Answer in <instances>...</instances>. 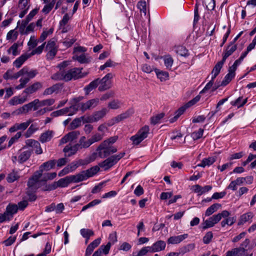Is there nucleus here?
Wrapping results in <instances>:
<instances>
[{
	"mask_svg": "<svg viewBox=\"0 0 256 256\" xmlns=\"http://www.w3.org/2000/svg\"><path fill=\"white\" fill-rule=\"evenodd\" d=\"M82 68H74L66 71H59L54 74L51 78L55 80H64L68 82L72 79H78L82 78Z\"/></svg>",
	"mask_w": 256,
	"mask_h": 256,
	"instance_id": "obj_2",
	"label": "nucleus"
},
{
	"mask_svg": "<svg viewBox=\"0 0 256 256\" xmlns=\"http://www.w3.org/2000/svg\"><path fill=\"white\" fill-rule=\"evenodd\" d=\"M192 189L194 192L198 194V196H200L210 191L212 189V186L208 185L202 187L199 184H196L192 186Z\"/></svg>",
	"mask_w": 256,
	"mask_h": 256,
	"instance_id": "obj_15",
	"label": "nucleus"
},
{
	"mask_svg": "<svg viewBox=\"0 0 256 256\" xmlns=\"http://www.w3.org/2000/svg\"><path fill=\"white\" fill-rule=\"evenodd\" d=\"M166 246L165 242L160 240H158L150 246L152 252H158L164 250Z\"/></svg>",
	"mask_w": 256,
	"mask_h": 256,
	"instance_id": "obj_19",
	"label": "nucleus"
},
{
	"mask_svg": "<svg viewBox=\"0 0 256 256\" xmlns=\"http://www.w3.org/2000/svg\"><path fill=\"white\" fill-rule=\"evenodd\" d=\"M138 8L141 12H143L144 15L146 14V6L145 1H140L138 4Z\"/></svg>",
	"mask_w": 256,
	"mask_h": 256,
	"instance_id": "obj_63",
	"label": "nucleus"
},
{
	"mask_svg": "<svg viewBox=\"0 0 256 256\" xmlns=\"http://www.w3.org/2000/svg\"><path fill=\"white\" fill-rule=\"evenodd\" d=\"M99 84V78L94 80L86 86L84 90L86 94H88L92 90L96 88Z\"/></svg>",
	"mask_w": 256,
	"mask_h": 256,
	"instance_id": "obj_34",
	"label": "nucleus"
},
{
	"mask_svg": "<svg viewBox=\"0 0 256 256\" xmlns=\"http://www.w3.org/2000/svg\"><path fill=\"white\" fill-rule=\"evenodd\" d=\"M30 0H20L18 4V7L20 10V12L19 14V17L22 18L28 12L30 4H29Z\"/></svg>",
	"mask_w": 256,
	"mask_h": 256,
	"instance_id": "obj_11",
	"label": "nucleus"
},
{
	"mask_svg": "<svg viewBox=\"0 0 256 256\" xmlns=\"http://www.w3.org/2000/svg\"><path fill=\"white\" fill-rule=\"evenodd\" d=\"M96 154H95L93 152L91 155H90V156H88V157H87L84 160H82V159L78 160V162L79 165L80 166L86 165V164L90 163L91 162H94L96 158Z\"/></svg>",
	"mask_w": 256,
	"mask_h": 256,
	"instance_id": "obj_35",
	"label": "nucleus"
},
{
	"mask_svg": "<svg viewBox=\"0 0 256 256\" xmlns=\"http://www.w3.org/2000/svg\"><path fill=\"white\" fill-rule=\"evenodd\" d=\"M213 238V234L212 232H208L206 234L203 238V242L205 244H208Z\"/></svg>",
	"mask_w": 256,
	"mask_h": 256,
	"instance_id": "obj_61",
	"label": "nucleus"
},
{
	"mask_svg": "<svg viewBox=\"0 0 256 256\" xmlns=\"http://www.w3.org/2000/svg\"><path fill=\"white\" fill-rule=\"evenodd\" d=\"M56 162L55 160H50L43 163L38 170L42 176L44 171H48L53 168L56 164Z\"/></svg>",
	"mask_w": 256,
	"mask_h": 256,
	"instance_id": "obj_18",
	"label": "nucleus"
},
{
	"mask_svg": "<svg viewBox=\"0 0 256 256\" xmlns=\"http://www.w3.org/2000/svg\"><path fill=\"white\" fill-rule=\"evenodd\" d=\"M150 128L148 126H144L140 128L137 133L130 137V140L134 145L139 144L144 140L146 138L149 134Z\"/></svg>",
	"mask_w": 256,
	"mask_h": 256,
	"instance_id": "obj_4",
	"label": "nucleus"
},
{
	"mask_svg": "<svg viewBox=\"0 0 256 256\" xmlns=\"http://www.w3.org/2000/svg\"><path fill=\"white\" fill-rule=\"evenodd\" d=\"M22 72H23L24 76H26V78H28L29 80L34 78L38 74L36 70H30L27 67H24L22 68Z\"/></svg>",
	"mask_w": 256,
	"mask_h": 256,
	"instance_id": "obj_24",
	"label": "nucleus"
},
{
	"mask_svg": "<svg viewBox=\"0 0 256 256\" xmlns=\"http://www.w3.org/2000/svg\"><path fill=\"white\" fill-rule=\"evenodd\" d=\"M19 178L20 175L18 172L13 170L8 174L6 180L8 182H13L15 180H17Z\"/></svg>",
	"mask_w": 256,
	"mask_h": 256,
	"instance_id": "obj_42",
	"label": "nucleus"
},
{
	"mask_svg": "<svg viewBox=\"0 0 256 256\" xmlns=\"http://www.w3.org/2000/svg\"><path fill=\"white\" fill-rule=\"evenodd\" d=\"M53 32L54 28H50L49 30L46 29L44 30L40 35V36L38 40V42H42L44 41L49 35L52 34Z\"/></svg>",
	"mask_w": 256,
	"mask_h": 256,
	"instance_id": "obj_48",
	"label": "nucleus"
},
{
	"mask_svg": "<svg viewBox=\"0 0 256 256\" xmlns=\"http://www.w3.org/2000/svg\"><path fill=\"white\" fill-rule=\"evenodd\" d=\"M164 116V113L158 114L150 118V122L152 124L155 125L158 124L160 120Z\"/></svg>",
	"mask_w": 256,
	"mask_h": 256,
	"instance_id": "obj_51",
	"label": "nucleus"
},
{
	"mask_svg": "<svg viewBox=\"0 0 256 256\" xmlns=\"http://www.w3.org/2000/svg\"><path fill=\"white\" fill-rule=\"evenodd\" d=\"M113 76L112 73H108L102 79H99L98 84H100V86H98V90L100 91H104L111 88L112 85V79Z\"/></svg>",
	"mask_w": 256,
	"mask_h": 256,
	"instance_id": "obj_5",
	"label": "nucleus"
},
{
	"mask_svg": "<svg viewBox=\"0 0 256 256\" xmlns=\"http://www.w3.org/2000/svg\"><path fill=\"white\" fill-rule=\"evenodd\" d=\"M224 62L225 61H223V60H222L215 65L212 72V79H215L216 76L219 74Z\"/></svg>",
	"mask_w": 256,
	"mask_h": 256,
	"instance_id": "obj_31",
	"label": "nucleus"
},
{
	"mask_svg": "<svg viewBox=\"0 0 256 256\" xmlns=\"http://www.w3.org/2000/svg\"><path fill=\"white\" fill-rule=\"evenodd\" d=\"M80 232L81 235L84 238L87 239L86 242H87L88 240L90 238L91 236L94 235V232L90 229L86 228H82L80 230Z\"/></svg>",
	"mask_w": 256,
	"mask_h": 256,
	"instance_id": "obj_43",
	"label": "nucleus"
},
{
	"mask_svg": "<svg viewBox=\"0 0 256 256\" xmlns=\"http://www.w3.org/2000/svg\"><path fill=\"white\" fill-rule=\"evenodd\" d=\"M99 100L98 98L92 99L88 100L86 102H82L79 104L80 109L84 112L88 110L94 108L98 104Z\"/></svg>",
	"mask_w": 256,
	"mask_h": 256,
	"instance_id": "obj_10",
	"label": "nucleus"
},
{
	"mask_svg": "<svg viewBox=\"0 0 256 256\" xmlns=\"http://www.w3.org/2000/svg\"><path fill=\"white\" fill-rule=\"evenodd\" d=\"M118 139L116 136H111L102 142L97 147L96 152V158H104L117 152V148L113 146Z\"/></svg>",
	"mask_w": 256,
	"mask_h": 256,
	"instance_id": "obj_1",
	"label": "nucleus"
},
{
	"mask_svg": "<svg viewBox=\"0 0 256 256\" xmlns=\"http://www.w3.org/2000/svg\"><path fill=\"white\" fill-rule=\"evenodd\" d=\"M203 132V129L200 128L198 131H196L192 132L191 136L194 140H196L202 137Z\"/></svg>",
	"mask_w": 256,
	"mask_h": 256,
	"instance_id": "obj_60",
	"label": "nucleus"
},
{
	"mask_svg": "<svg viewBox=\"0 0 256 256\" xmlns=\"http://www.w3.org/2000/svg\"><path fill=\"white\" fill-rule=\"evenodd\" d=\"M64 114H68V110L66 109V108L53 112L50 114L52 117H56Z\"/></svg>",
	"mask_w": 256,
	"mask_h": 256,
	"instance_id": "obj_55",
	"label": "nucleus"
},
{
	"mask_svg": "<svg viewBox=\"0 0 256 256\" xmlns=\"http://www.w3.org/2000/svg\"><path fill=\"white\" fill-rule=\"evenodd\" d=\"M29 81V80L26 77L20 78V84L16 86L15 88L16 90H21L24 88Z\"/></svg>",
	"mask_w": 256,
	"mask_h": 256,
	"instance_id": "obj_57",
	"label": "nucleus"
},
{
	"mask_svg": "<svg viewBox=\"0 0 256 256\" xmlns=\"http://www.w3.org/2000/svg\"><path fill=\"white\" fill-rule=\"evenodd\" d=\"M188 237V234H185L182 235L177 236H170L168 240V244H178L183 241L184 240Z\"/></svg>",
	"mask_w": 256,
	"mask_h": 256,
	"instance_id": "obj_21",
	"label": "nucleus"
},
{
	"mask_svg": "<svg viewBox=\"0 0 256 256\" xmlns=\"http://www.w3.org/2000/svg\"><path fill=\"white\" fill-rule=\"evenodd\" d=\"M80 182L78 175H72L67 176L64 178L60 179L58 181V186L60 188H65L71 182Z\"/></svg>",
	"mask_w": 256,
	"mask_h": 256,
	"instance_id": "obj_7",
	"label": "nucleus"
},
{
	"mask_svg": "<svg viewBox=\"0 0 256 256\" xmlns=\"http://www.w3.org/2000/svg\"><path fill=\"white\" fill-rule=\"evenodd\" d=\"M102 201L100 200L96 199L87 204L86 205L84 206L82 208V211H84L88 208H90L92 207H93L97 204H100L101 203Z\"/></svg>",
	"mask_w": 256,
	"mask_h": 256,
	"instance_id": "obj_54",
	"label": "nucleus"
},
{
	"mask_svg": "<svg viewBox=\"0 0 256 256\" xmlns=\"http://www.w3.org/2000/svg\"><path fill=\"white\" fill-rule=\"evenodd\" d=\"M216 160V156H210L208 158H204L201 163L198 164L197 165L198 166H200L202 168H204L206 166H210Z\"/></svg>",
	"mask_w": 256,
	"mask_h": 256,
	"instance_id": "obj_29",
	"label": "nucleus"
},
{
	"mask_svg": "<svg viewBox=\"0 0 256 256\" xmlns=\"http://www.w3.org/2000/svg\"><path fill=\"white\" fill-rule=\"evenodd\" d=\"M39 100L35 99L33 101L24 105L25 110L28 113L29 111L33 109L34 110H36L39 107Z\"/></svg>",
	"mask_w": 256,
	"mask_h": 256,
	"instance_id": "obj_28",
	"label": "nucleus"
},
{
	"mask_svg": "<svg viewBox=\"0 0 256 256\" xmlns=\"http://www.w3.org/2000/svg\"><path fill=\"white\" fill-rule=\"evenodd\" d=\"M110 243H108L106 245H102L98 250H100V253L103 252L104 254H108L111 247Z\"/></svg>",
	"mask_w": 256,
	"mask_h": 256,
	"instance_id": "obj_62",
	"label": "nucleus"
},
{
	"mask_svg": "<svg viewBox=\"0 0 256 256\" xmlns=\"http://www.w3.org/2000/svg\"><path fill=\"white\" fill-rule=\"evenodd\" d=\"M236 48V44H234V42H230V44L224 50L222 59L223 60V61L226 62V58L232 55Z\"/></svg>",
	"mask_w": 256,
	"mask_h": 256,
	"instance_id": "obj_16",
	"label": "nucleus"
},
{
	"mask_svg": "<svg viewBox=\"0 0 256 256\" xmlns=\"http://www.w3.org/2000/svg\"><path fill=\"white\" fill-rule=\"evenodd\" d=\"M42 176V175L38 171L36 172L28 182V187L32 188V189H37L38 188L37 184Z\"/></svg>",
	"mask_w": 256,
	"mask_h": 256,
	"instance_id": "obj_13",
	"label": "nucleus"
},
{
	"mask_svg": "<svg viewBox=\"0 0 256 256\" xmlns=\"http://www.w3.org/2000/svg\"><path fill=\"white\" fill-rule=\"evenodd\" d=\"M55 102V100L53 98H48L41 101L39 100V107L45 106H50L53 104Z\"/></svg>",
	"mask_w": 256,
	"mask_h": 256,
	"instance_id": "obj_56",
	"label": "nucleus"
},
{
	"mask_svg": "<svg viewBox=\"0 0 256 256\" xmlns=\"http://www.w3.org/2000/svg\"><path fill=\"white\" fill-rule=\"evenodd\" d=\"M104 134H100L99 133H96L92 135V137L89 138L90 142L92 144H93L100 141L104 138Z\"/></svg>",
	"mask_w": 256,
	"mask_h": 256,
	"instance_id": "obj_50",
	"label": "nucleus"
},
{
	"mask_svg": "<svg viewBox=\"0 0 256 256\" xmlns=\"http://www.w3.org/2000/svg\"><path fill=\"white\" fill-rule=\"evenodd\" d=\"M28 58V56L22 55L14 60V65L17 68H19Z\"/></svg>",
	"mask_w": 256,
	"mask_h": 256,
	"instance_id": "obj_40",
	"label": "nucleus"
},
{
	"mask_svg": "<svg viewBox=\"0 0 256 256\" xmlns=\"http://www.w3.org/2000/svg\"><path fill=\"white\" fill-rule=\"evenodd\" d=\"M130 112L129 111H127L124 113L122 114L114 117V118L116 124L119 122L124 119L128 118L130 116Z\"/></svg>",
	"mask_w": 256,
	"mask_h": 256,
	"instance_id": "obj_53",
	"label": "nucleus"
},
{
	"mask_svg": "<svg viewBox=\"0 0 256 256\" xmlns=\"http://www.w3.org/2000/svg\"><path fill=\"white\" fill-rule=\"evenodd\" d=\"M220 220V216L218 214L213 215L204 222L203 229L205 230L214 226Z\"/></svg>",
	"mask_w": 256,
	"mask_h": 256,
	"instance_id": "obj_9",
	"label": "nucleus"
},
{
	"mask_svg": "<svg viewBox=\"0 0 256 256\" xmlns=\"http://www.w3.org/2000/svg\"><path fill=\"white\" fill-rule=\"evenodd\" d=\"M18 45L16 43L14 44L8 50V54L12 53L13 56H15L18 54L19 52L18 50Z\"/></svg>",
	"mask_w": 256,
	"mask_h": 256,
	"instance_id": "obj_58",
	"label": "nucleus"
},
{
	"mask_svg": "<svg viewBox=\"0 0 256 256\" xmlns=\"http://www.w3.org/2000/svg\"><path fill=\"white\" fill-rule=\"evenodd\" d=\"M236 220V217H228L222 220L220 223L222 227H224L226 225L232 226Z\"/></svg>",
	"mask_w": 256,
	"mask_h": 256,
	"instance_id": "obj_47",
	"label": "nucleus"
},
{
	"mask_svg": "<svg viewBox=\"0 0 256 256\" xmlns=\"http://www.w3.org/2000/svg\"><path fill=\"white\" fill-rule=\"evenodd\" d=\"M164 66L168 70H170L174 63V60L170 55H166L163 57Z\"/></svg>",
	"mask_w": 256,
	"mask_h": 256,
	"instance_id": "obj_41",
	"label": "nucleus"
},
{
	"mask_svg": "<svg viewBox=\"0 0 256 256\" xmlns=\"http://www.w3.org/2000/svg\"><path fill=\"white\" fill-rule=\"evenodd\" d=\"M125 154L124 152H122L118 154L112 155L99 163L98 166L104 170H108L123 158Z\"/></svg>",
	"mask_w": 256,
	"mask_h": 256,
	"instance_id": "obj_3",
	"label": "nucleus"
},
{
	"mask_svg": "<svg viewBox=\"0 0 256 256\" xmlns=\"http://www.w3.org/2000/svg\"><path fill=\"white\" fill-rule=\"evenodd\" d=\"M236 70L234 69H232V68L230 67L228 69V74L225 76L224 80H222V85L225 86L226 84H228L231 80H232L234 77L235 76V71Z\"/></svg>",
	"mask_w": 256,
	"mask_h": 256,
	"instance_id": "obj_27",
	"label": "nucleus"
},
{
	"mask_svg": "<svg viewBox=\"0 0 256 256\" xmlns=\"http://www.w3.org/2000/svg\"><path fill=\"white\" fill-rule=\"evenodd\" d=\"M54 132L52 130H48L41 134L40 137V141L42 143H45L51 140L54 136Z\"/></svg>",
	"mask_w": 256,
	"mask_h": 256,
	"instance_id": "obj_25",
	"label": "nucleus"
},
{
	"mask_svg": "<svg viewBox=\"0 0 256 256\" xmlns=\"http://www.w3.org/2000/svg\"><path fill=\"white\" fill-rule=\"evenodd\" d=\"M18 32L14 30H10L8 32L6 35V40L14 42L17 39Z\"/></svg>",
	"mask_w": 256,
	"mask_h": 256,
	"instance_id": "obj_49",
	"label": "nucleus"
},
{
	"mask_svg": "<svg viewBox=\"0 0 256 256\" xmlns=\"http://www.w3.org/2000/svg\"><path fill=\"white\" fill-rule=\"evenodd\" d=\"M254 216V214L250 212L244 214L240 217L238 224V226H241L246 222H251Z\"/></svg>",
	"mask_w": 256,
	"mask_h": 256,
	"instance_id": "obj_23",
	"label": "nucleus"
},
{
	"mask_svg": "<svg viewBox=\"0 0 256 256\" xmlns=\"http://www.w3.org/2000/svg\"><path fill=\"white\" fill-rule=\"evenodd\" d=\"M77 144L79 148L82 149L88 148L92 145V144L90 139L86 140L85 136H82L80 137L78 143Z\"/></svg>",
	"mask_w": 256,
	"mask_h": 256,
	"instance_id": "obj_32",
	"label": "nucleus"
},
{
	"mask_svg": "<svg viewBox=\"0 0 256 256\" xmlns=\"http://www.w3.org/2000/svg\"><path fill=\"white\" fill-rule=\"evenodd\" d=\"M175 52L178 54L182 56L186 57L189 55L188 50L182 46H176L175 48Z\"/></svg>",
	"mask_w": 256,
	"mask_h": 256,
	"instance_id": "obj_38",
	"label": "nucleus"
},
{
	"mask_svg": "<svg viewBox=\"0 0 256 256\" xmlns=\"http://www.w3.org/2000/svg\"><path fill=\"white\" fill-rule=\"evenodd\" d=\"M32 152V151L30 150L22 151L20 152L18 158L16 156H12V160L14 163H16V161L20 164L24 163L30 158Z\"/></svg>",
	"mask_w": 256,
	"mask_h": 256,
	"instance_id": "obj_8",
	"label": "nucleus"
},
{
	"mask_svg": "<svg viewBox=\"0 0 256 256\" xmlns=\"http://www.w3.org/2000/svg\"><path fill=\"white\" fill-rule=\"evenodd\" d=\"M221 207V204H220L216 203L212 204L207 208L205 212V216H208L216 212Z\"/></svg>",
	"mask_w": 256,
	"mask_h": 256,
	"instance_id": "obj_33",
	"label": "nucleus"
},
{
	"mask_svg": "<svg viewBox=\"0 0 256 256\" xmlns=\"http://www.w3.org/2000/svg\"><path fill=\"white\" fill-rule=\"evenodd\" d=\"M246 251L242 248H236L226 252V256H251L246 255Z\"/></svg>",
	"mask_w": 256,
	"mask_h": 256,
	"instance_id": "obj_20",
	"label": "nucleus"
},
{
	"mask_svg": "<svg viewBox=\"0 0 256 256\" xmlns=\"http://www.w3.org/2000/svg\"><path fill=\"white\" fill-rule=\"evenodd\" d=\"M194 247L195 245L194 244H188L181 248V252L182 254L188 252L193 250L194 248Z\"/></svg>",
	"mask_w": 256,
	"mask_h": 256,
	"instance_id": "obj_64",
	"label": "nucleus"
},
{
	"mask_svg": "<svg viewBox=\"0 0 256 256\" xmlns=\"http://www.w3.org/2000/svg\"><path fill=\"white\" fill-rule=\"evenodd\" d=\"M148 252H152L150 246L142 248L136 255L134 254V256H144Z\"/></svg>",
	"mask_w": 256,
	"mask_h": 256,
	"instance_id": "obj_59",
	"label": "nucleus"
},
{
	"mask_svg": "<svg viewBox=\"0 0 256 256\" xmlns=\"http://www.w3.org/2000/svg\"><path fill=\"white\" fill-rule=\"evenodd\" d=\"M187 108L186 106H184L180 108H179L174 113V117L170 119V123H173L175 121H176L178 118L184 114V111L186 110Z\"/></svg>",
	"mask_w": 256,
	"mask_h": 256,
	"instance_id": "obj_36",
	"label": "nucleus"
},
{
	"mask_svg": "<svg viewBox=\"0 0 256 256\" xmlns=\"http://www.w3.org/2000/svg\"><path fill=\"white\" fill-rule=\"evenodd\" d=\"M42 87V84L40 82H36L32 84L28 88H26L22 92V94H25L26 95L25 96H27V98L28 96L36 92L38 90L41 89Z\"/></svg>",
	"mask_w": 256,
	"mask_h": 256,
	"instance_id": "obj_12",
	"label": "nucleus"
},
{
	"mask_svg": "<svg viewBox=\"0 0 256 256\" xmlns=\"http://www.w3.org/2000/svg\"><path fill=\"white\" fill-rule=\"evenodd\" d=\"M100 170V166H94L92 167L91 168L82 171V172L78 174V178L80 182L83 181L84 180H86L87 178L94 176L96 174L98 171Z\"/></svg>",
	"mask_w": 256,
	"mask_h": 256,
	"instance_id": "obj_6",
	"label": "nucleus"
},
{
	"mask_svg": "<svg viewBox=\"0 0 256 256\" xmlns=\"http://www.w3.org/2000/svg\"><path fill=\"white\" fill-rule=\"evenodd\" d=\"M78 149L80 148L77 144L72 146L68 144L64 148L63 151L65 153L66 156L70 157L76 154Z\"/></svg>",
	"mask_w": 256,
	"mask_h": 256,
	"instance_id": "obj_22",
	"label": "nucleus"
},
{
	"mask_svg": "<svg viewBox=\"0 0 256 256\" xmlns=\"http://www.w3.org/2000/svg\"><path fill=\"white\" fill-rule=\"evenodd\" d=\"M247 101V98L243 99L242 96H240L235 100L231 102L230 104L233 106H236L239 108L244 105Z\"/></svg>",
	"mask_w": 256,
	"mask_h": 256,
	"instance_id": "obj_37",
	"label": "nucleus"
},
{
	"mask_svg": "<svg viewBox=\"0 0 256 256\" xmlns=\"http://www.w3.org/2000/svg\"><path fill=\"white\" fill-rule=\"evenodd\" d=\"M18 209V207L16 204H10L6 206L5 212L10 220L13 218L14 214L17 212Z\"/></svg>",
	"mask_w": 256,
	"mask_h": 256,
	"instance_id": "obj_26",
	"label": "nucleus"
},
{
	"mask_svg": "<svg viewBox=\"0 0 256 256\" xmlns=\"http://www.w3.org/2000/svg\"><path fill=\"white\" fill-rule=\"evenodd\" d=\"M250 242V240L248 238H246L240 244V246L239 248H242L243 249L246 251L244 252L246 255H251V256H252V253H250L248 252V246H249Z\"/></svg>",
	"mask_w": 256,
	"mask_h": 256,
	"instance_id": "obj_52",
	"label": "nucleus"
},
{
	"mask_svg": "<svg viewBox=\"0 0 256 256\" xmlns=\"http://www.w3.org/2000/svg\"><path fill=\"white\" fill-rule=\"evenodd\" d=\"M154 70L158 78L161 82H164L168 79L169 75L168 72L160 71L158 69H156Z\"/></svg>",
	"mask_w": 256,
	"mask_h": 256,
	"instance_id": "obj_39",
	"label": "nucleus"
},
{
	"mask_svg": "<svg viewBox=\"0 0 256 256\" xmlns=\"http://www.w3.org/2000/svg\"><path fill=\"white\" fill-rule=\"evenodd\" d=\"M108 112V110L106 108H104L100 110L95 112L92 116L87 118V119L91 120L92 122H96L104 118Z\"/></svg>",
	"mask_w": 256,
	"mask_h": 256,
	"instance_id": "obj_14",
	"label": "nucleus"
},
{
	"mask_svg": "<svg viewBox=\"0 0 256 256\" xmlns=\"http://www.w3.org/2000/svg\"><path fill=\"white\" fill-rule=\"evenodd\" d=\"M72 58L77 60L80 64H86L88 63L90 61V58L86 57V55L83 53L80 54H75L72 56Z\"/></svg>",
	"mask_w": 256,
	"mask_h": 256,
	"instance_id": "obj_30",
	"label": "nucleus"
},
{
	"mask_svg": "<svg viewBox=\"0 0 256 256\" xmlns=\"http://www.w3.org/2000/svg\"><path fill=\"white\" fill-rule=\"evenodd\" d=\"M56 2V0H52L49 4H46L42 10V12L44 14H48L52 9Z\"/></svg>",
	"mask_w": 256,
	"mask_h": 256,
	"instance_id": "obj_46",
	"label": "nucleus"
},
{
	"mask_svg": "<svg viewBox=\"0 0 256 256\" xmlns=\"http://www.w3.org/2000/svg\"><path fill=\"white\" fill-rule=\"evenodd\" d=\"M27 96H14L8 101V104L11 106L22 104L28 100Z\"/></svg>",
	"mask_w": 256,
	"mask_h": 256,
	"instance_id": "obj_17",
	"label": "nucleus"
},
{
	"mask_svg": "<svg viewBox=\"0 0 256 256\" xmlns=\"http://www.w3.org/2000/svg\"><path fill=\"white\" fill-rule=\"evenodd\" d=\"M80 106L79 104H74L70 106V107L66 108L68 110V115L69 116H72L76 114L80 108Z\"/></svg>",
	"mask_w": 256,
	"mask_h": 256,
	"instance_id": "obj_44",
	"label": "nucleus"
},
{
	"mask_svg": "<svg viewBox=\"0 0 256 256\" xmlns=\"http://www.w3.org/2000/svg\"><path fill=\"white\" fill-rule=\"evenodd\" d=\"M82 120H88L87 118H84L83 116L74 119L70 124V127L72 129H76L81 125L82 121Z\"/></svg>",
	"mask_w": 256,
	"mask_h": 256,
	"instance_id": "obj_45",
	"label": "nucleus"
}]
</instances>
